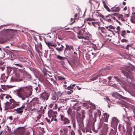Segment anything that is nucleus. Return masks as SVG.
<instances>
[{"instance_id": "nucleus-19", "label": "nucleus", "mask_w": 135, "mask_h": 135, "mask_svg": "<svg viewBox=\"0 0 135 135\" xmlns=\"http://www.w3.org/2000/svg\"><path fill=\"white\" fill-rule=\"evenodd\" d=\"M13 65L16 66H18L20 68H23L24 67V65L25 64H23V63H21L20 61L15 62L13 64Z\"/></svg>"}, {"instance_id": "nucleus-59", "label": "nucleus", "mask_w": 135, "mask_h": 135, "mask_svg": "<svg viewBox=\"0 0 135 135\" xmlns=\"http://www.w3.org/2000/svg\"><path fill=\"white\" fill-rule=\"evenodd\" d=\"M71 135H75V132L72 129L71 132Z\"/></svg>"}, {"instance_id": "nucleus-14", "label": "nucleus", "mask_w": 135, "mask_h": 135, "mask_svg": "<svg viewBox=\"0 0 135 135\" xmlns=\"http://www.w3.org/2000/svg\"><path fill=\"white\" fill-rule=\"evenodd\" d=\"M36 102H38V103L41 104V103H43L45 102L46 101L42 97L40 96L39 97V98H33Z\"/></svg>"}, {"instance_id": "nucleus-35", "label": "nucleus", "mask_w": 135, "mask_h": 135, "mask_svg": "<svg viewBox=\"0 0 135 135\" xmlns=\"http://www.w3.org/2000/svg\"><path fill=\"white\" fill-rule=\"evenodd\" d=\"M108 128L107 126V125H105L104 127V128L103 129V131H104L105 134H106L107 133V132L108 131Z\"/></svg>"}, {"instance_id": "nucleus-21", "label": "nucleus", "mask_w": 135, "mask_h": 135, "mask_svg": "<svg viewBox=\"0 0 135 135\" xmlns=\"http://www.w3.org/2000/svg\"><path fill=\"white\" fill-rule=\"evenodd\" d=\"M27 61V59L25 57H21L19 58L18 60V61H20L23 64L26 62Z\"/></svg>"}, {"instance_id": "nucleus-48", "label": "nucleus", "mask_w": 135, "mask_h": 135, "mask_svg": "<svg viewBox=\"0 0 135 135\" xmlns=\"http://www.w3.org/2000/svg\"><path fill=\"white\" fill-rule=\"evenodd\" d=\"M6 95V94H1V97L0 99L3 100L4 97Z\"/></svg>"}, {"instance_id": "nucleus-17", "label": "nucleus", "mask_w": 135, "mask_h": 135, "mask_svg": "<svg viewBox=\"0 0 135 135\" xmlns=\"http://www.w3.org/2000/svg\"><path fill=\"white\" fill-rule=\"evenodd\" d=\"M101 115V112L100 111L98 110L97 113H95L94 115V117L95 119L93 122H92L93 125L94 124V122H96L97 120L96 118H97L98 116V115L99 118L100 116Z\"/></svg>"}, {"instance_id": "nucleus-26", "label": "nucleus", "mask_w": 135, "mask_h": 135, "mask_svg": "<svg viewBox=\"0 0 135 135\" xmlns=\"http://www.w3.org/2000/svg\"><path fill=\"white\" fill-rule=\"evenodd\" d=\"M4 97L6 99V100L7 101H8V100H9V101H13L14 100L13 99H12V97L11 96L9 95H6Z\"/></svg>"}, {"instance_id": "nucleus-29", "label": "nucleus", "mask_w": 135, "mask_h": 135, "mask_svg": "<svg viewBox=\"0 0 135 135\" xmlns=\"http://www.w3.org/2000/svg\"><path fill=\"white\" fill-rule=\"evenodd\" d=\"M57 98V95L56 94H54V95H52V97L51 98V100H53L54 101H53V103H54L56 102V100Z\"/></svg>"}, {"instance_id": "nucleus-54", "label": "nucleus", "mask_w": 135, "mask_h": 135, "mask_svg": "<svg viewBox=\"0 0 135 135\" xmlns=\"http://www.w3.org/2000/svg\"><path fill=\"white\" fill-rule=\"evenodd\" d=\"M81 109V106H79L77 108H76V110L77 111V113L78 112V111H79Z\"/></svg>"}, {"instance_id": "nucleus-42", "label": "nucleus", "mask_w": 135, "mask_h": 135, "mask_svg": "<svg viewBox=\"0 0 135 135\" xmlns=\"http://www.w3.org/2000/svg\"><path fill=\"white\" fill-rule=\"evenodd\" d=\"M63 93H61L60 91H59L57 92V95L59 97L62 96L63 95Z\"/></svg>"}, {"instance_id": "nucleus-64", "label": "nucleus", "mask_w": 135, "mask_h": 135, "mask_svg": "<svg viewBox=\"0 0 135 135\" xmlns=\"http://www.w3.org/2000/svg\"><path fill=\"white\" fill-rule=\"evenodd\" d=\"M110 27H109V28H110V29L114 30L115 29L114 27L113 26H111L110 25Z\"/></svg>"}, {"instance_id": "nucleus-4", "label": "nucleus", "mask_w": 135, "mask_h": 135, "mask_svg": "<svg viewBox=\"0 0 135 135\" xmlns=\"http://www.w3.org/2000/svg\"><path fill=\"white\" fill-rule=\"evenodd\" d=\"M85 29V28H81L79 31L77 36L79 39L86 40L88 38V36L86 35Z\"/></svg>"}, {"instance_id": "nucleus-6", "label": "nucleus", "mask_w": 135, "mask_h": 135, "mask_svg": "<svg viewBox=\"0 0 135 135\" xmlns=\"http://www.w3.org/2000/svg\"><path fill=\"white\" fill-rule=\"evenodd\" d=\"M124 70H122V72L127 78L130 79H131L132 77L131 75L132 73L130 68L128 66H126L124 67Z\"/></svg>"}, {"instance_id": "nucleus-24", "label": "nucleus", "mask_w": 135, "mask_h": 135, "mask_svg": "<svg viewBox=\"0 0 135 135\" xmlns=\"http://www.w3.org/2000/svg\"><path fill=\"white\" fill-rule=\"evenodd\" d=\"M67 99H59V103H60L62 104H64L65 105L67 104Z\"/></svg>"}, {"instance_id": "nucleus-52", "label": "nucleus", "mask_w": 135, "mask_h": 135, "mask_svg": "<svg viewBox=\"0 0 135 135\" xmlns=\"http://www.w3.org/2000/svg\"><path fill=\"white\" fill-rule=\"evenodd\" d=\"M132 128H131V129L129 130L128 132V135H132Z\"/></svg>"}, {"instance_id": "nucleus-33", "label": "nucleus", "mask_w": 135, "mask_h": 135, "mask_svg": "<svg viewBox=\"0 0 135 135\" xmlns=\"http://www.w3.org/2000/svg\"><path fill=\"white\" fill-rule=\"evenodd\" d=\"M116 132L115 131H114L113 129L112 128L110 129V132L109 135H115L116 134Z\"/></svg>"}, {"instance_id": "nucleus-27", "label": "nucleus", "mask_w": 135, "mask_h": 135, "mask_svg": "<svg viewBox=\"0 0 135 135\" xmlns=\"http://www.w3.org/2000/svg\"><path fill=\"white\" fill-rule=\"evenodd\" d=\"M103 115L104 117V121L105 122H107L109 115L107 113H105Z\"/></svg>"}, {"instance_id": "nucleus-15", "label": "nucleus", "mask_w": 135, "mask_h": 135, "mask_svg": "<svg viewBox=\"0 0 135 135\" xmlns=\"http://www.w3.org/2000/svg\"><path fill=\"white\" fill-rule=\"evenodd\" d=\"M25 107V105L23 104L22 106L16 109H15L14 110L16 112L17 114H21L23 112V109Z\"/></svg>"}, {"instance_id": "nucleus-44", "label": "nucleus", "mask_w": 135, "mask_h": 135, "mask_svg": "<svg viewBox=\"0 0 135 135\" xmlns=\"http://www.w3.org/2000/svg\"><path fill=\"white\" fill-rule=\"evenodd\" d=\"M22 69H19L18 70V71L19 72H20L21 73H23V72L24 71V70L25 69V68L24 67L22 68Z\"/></svg>"}, {"instance_id": "nucleus-22", "label": "nucleus", "mask_w": 135, "mask_h": 135, "mask_svg": "<svg viewBox=\"0 0 135 135\" xmlns=\"http://www.w3.org/2000/svg\"><path fill=\"white\" fill-rule=\"evenodd\" d=\"M58 45L59 46L56 48V50L58 51H62L64 49V46L62 45H61L60 44H58Z\"/></svg>"}, {"instance_id": "nucleus-5", "label": "nucleus", "mask_w": 135, "mask_h": 135, "mask_svg": "<svg viewBox=\"0 0 135 135\" xmlns=\"http://www.w3.org/2000/svg\"><path fill=\"white\" fill-rule=\"evenodd\" d=\"M76 119L80 127L83 128V119L84 116L83 115L81 117L80 113L77 112L76 115Z\"/></svg>"}, {"instance_id": "nucleus-63", "label": "nucleus", "mask_w": 135, "mask_h": 135, "mask_svg": "<svg viewBox=\"0 0 135 135\" xmlns=\"http://www.w3.org/2000/svg\"><path fill=\"white\" fill-rule=\"evenodd\" d=\"M108 79L109 80V81H108V83H110L111 82V81H110V80H111L112 79V77L111 76H109L108 77Z\"/></svg>"}, {"instance_id": "nucleus-34", "label": "nucleus", "mask_w": 135, "mask_h": 135, "mask_svg": "<svg viewBox=\"0 0 135 135\" xmlns=\"http://www.w3.org/2000/svg\"><path fill=\"white\" fill-rule=\"evenodd\" d=\"M103 3L104 4V8L107 9V10L109 12L111 11V10H110V9H109L108 6L106 5L105 2L104 1H103Z\"/></svg>"}, {"instance_id": "nucleus-3", "label": "nucleus", "mask_w": 135, "mask_h": 135, "mask_svg": "<svg viewBox=\"0 0 135 135\" xmlns=\"http://www.w3.org/2000/svg\"><path fill=\"white\" fill-rule=\"evenodd\" d=\"M7 101L5 103V108L4 110H8L12 109L15 107L18 106L20 104V102H17L15 100L13 101Z\"/></svg>"}, {"instance_id": "nucleus-12", "label": "nucleus", "mask_w": 135, "mask_h": 135, "mask_svg": "<svg viewBox=\"0 0 135 135\" xmlns=\"http://www.w3.org/2000/svg\"><path fill=\"white\" fill-rule=\"evenodd\" d=\"M60 119L64 124H68L70 123V120L67 118L65 117L63 115H60Z\"/></svg>"}, {"instance_id": "nucleus-53", "label": "nucleus", "mask_w": 135, "mask_h": 135, "mask_svg": "<svg viewBox=\"0 0 135 135\" xmlns=\"http://www.w3.org/2000/svg\"><path fill=\"white\" fill-rule=\"evenodd\" d=\"M90 107L93 109H95L96 108V107L94 104H91Z\"/></svg>"}, {"instance_id": "nucleus-51", "label": "nucleus", "mask_w": 135, "mask_h": 135, "mask_svg": "<svg viewBox=\"0 0 135 135\" xmlns=\"http://www.w3.org/2000/svg\"><path fill=\"white\" fill-rule=\"evenodd\" d=\"M86 20L87 21H92L94 20V19L90 18H88L86 19Z\"/></svg>"}, {"instance_id": "nucleus-50", "label": "nucleus", "mask_w": 135, "mask_h": 135, "mask_svg": "<svg viewBox=\"0 0 135 135\" xmlns=\"http://www.w3.org/2000/svg\"><path fill=\"white\" fill-rule=\"evenodd\" d=\"M70 90V91H67V92H66V93L67 94H71L73 92V90Z\"/></svg>"}, {"instance_id": "nucleus-13", "label": "nucleus", "mask_w": 135, "mask_h": 135, "mask_svg": "<svg viewBox=\"0 0 135 135\" xmlns=\"http://www.w3.org/2000/svg\"><path fill=\"white\" fill-rule=\"evenodd\" d=\"M56 57L57 59L61 60L60 62L62 66L64 67L65 65V63L64 60L66 59L67 58L66 57H62L59 55H56Z\"/></svg>"}, {"instance_id": "nucleus-39", "label": "nucleus", "mask_w": 135, "mask_h": 135, "mask_svg": "<svg viewBox=\"0 0 135 135\" xmlns=\"http://www.w3.org/2000/svg\"><path fill=\"white\" fill-rule=\"evenodd\" d=\"M45 42L46 44L47 45V46L49 47L50 46H51L52 45V43L50 42L46 41V40H45Z\"/></svg>"}, {"instance_id": "nucleus-36", "label": "nucleus", "mask_w": 135, "mask_h": 135, "mask_svg": "<svg viewBox=\"0 0 135 135\" xmlns=\"http://www.w3.org/2000/svg\"><path fill=\"white\" fill-rule=\"evenodd\" d=\"M45 120L49 123L50 124L51 122L53 120V118H45Z\"/></svg>"}, {"instance_id": "nucleus-45", "label": "nucleus", "mask_w": 135, "mask_h": 135, "mask_svg": "<svg viewBox=\"0 0 135 135\" xmlns=\"http://www.w3.org/2000/svg\"><path fill=\"white\" fill-rule=\"evenodd\" d=\"M102 124L101 122L98 125V127L97 128L98 129H99L101 128L102 127Z\"/></svg>"}, {"instance_id": "nucleus-49", "label": "nucleus", "mask_w": 135, "mask_h": 135, "mask_svg": "<svg viewBox=\"0 0 135 135\" xmlns=\"http://www.w3.org/2000/svg\"><path fill=\"white\" fill-rule=\"evenodd\" d=\"M114 78L117 81L119 82L120 81V79L118 77L114 76Z\"/></svg>"}, {"instance_id": "nucleus-9", "label": "nucleus", "mask_w": 135, "mask_h": 135, "mask_svg": "<svg viewBox=\"0 0 135 135\" xmlns=\"http://www.w3.org/2000/svg\"><path fill=\"white\" fill-rule=\"evenodd\" d=\"M57 114L56 111H53L52 109H50L48 112V115L49 118H55L57 116L56 114Z\"/></svg>"}, {"instance_id": "nucleus-60", "label": "nucleus", "mask_w": 135, "mask_h": 135, "mask_svg": "<svg viewBox=\"0 0 135 135\" xmlns=\"http://www.w3.org/2000/svg\"><path fill=\"white\" fill-rule=\"evenodd\" d=\"M105 30V28L104 27H102L101 31L102 33H104L105 32H104Z\"/></svg>"}, {"instance_id": "nucleus-1", "label": "nucleus", "mask_w": 135, "mask_h": 135, "mask_svg": "<svg viewBox=\"0 0 135 135\" xmlns=\"http://www.w3.org/2000/svg\"><path fill=\"white\" fill-rule=\"evenodd\" d=\"M32 86H29L20 88L17 90L16 93L19 97L24 100L32 95Z\"/></svg>"}, {"instance_id": "nucleus-38", "label": "nucleus", "mask_w": 135, "mask_h": 135, "mask_svg": "<svg viewBox=\"0 0 135 135\" xmlns=\"http://www.w3.org/2000/svg\"><path fill=\"white\" fill-rule=\"evenodd\" d=\"M116 94L117 96H118L119 97H120V98H121L122 99H127V98H126L125 97H123V96H122V95H120V94L119 93H117Z\"/></svg>"}, {"instance_id": "nucleus-61", "label": "nucleus", "mask_w": 135, "mask_h": 135, "mask_svg": "<svg viewBox=\"0 0 135 135\" xmlns=\"http://www.w3.org/2000/svg\"><path fill=\"white\" fill-rule=\"evenodd\" d=\"M54 103H51L49 105V107L50 108H52V107L54 105Z\"/></svg>"}, {"instance_id": "nucleus-11", "label": "nucleus", "mask_w": 135, "mask_h": 135, "mask_svg": "<svg viewBox=\"0 0 135 135\" xmlns=\"http://www.w3.org/2000/svg\"><path fill=\"white\" fill-rule=\"evenodd\" d=\"M10 70V69H7V72L6 75L5 74H3L2 75L1 78V79L2 81H1L2 82H6V81L9 76L8 75L9 74Z\"/></svg>"}, {"instance_id": "nucleus-37", "label": "nucleus", "mask_w": 135, "mask_h": 135, "mask_svg": "<svg viewBox=\"0 0 135 135\" xmlns=\"http://www.w3.org/2000/svg\"><path fill=\"white\" fill-rule=\"evenodd\" d=\"M105 100L107 101L108 104L110 102V100L108 97H106L104 98Z\"/></svg>"}, {"instance_id": "nucleus-47", "label": "nucleus", "mask_w": 135, "mask_h": 135, "mask_svg": "<svg viewBox=\"0 0 135 135\" xmlns=\"http://www.w3.org/2000/svg\"><path fill=\"white\" fill-rule=\"evenodd\" d=\"M98 75H97L95 76L94 77H93L91 79V80L92 81H94L95 80L98 78Z\"/></svg>"}, {"instance_id": "nucleus-56", "label": "nucleus", "mask_w": 135, "mask_h": 135, "mask_svg": "<svg viewBox=\"0 0 135 135\" xmlns=\"http://www.w3.org/2000/svg\"><path fill=\"white\" fill-rule=\"evenodd\" d=\"M127 41H128L126 39H123L121 40V41L122 42H127Z\"/></svg>"}, {"instance_id": "nucleus-7", "label": "nucleus", "mask_w": 135, "mask_h": 135, "mask_svg": "<svg viewBox=\"0 0 135 135\" xmlns=\"http://www.w3.org/2000/svg\"><path fill=\"white\" fill-rule=\"evenodd\" d=\"M66 47L64 51V53L68 55L71 54L74 50V49L73 46L65 44Z\"/></svg>"}, {"instance_id": "nucleus-41", "label": "nucleus", "mask_w": 135, "mask_h": 135, "mask_svg": "<svg viewBox=\"0 0 135 135\" xmlns=\"http://www.w3.org/2000/svg\"><path fill=\"white\" fill-rule=\"evenodd\" d=\"M72 112V110L70 108H69L67 111V113L69 115H71V114Z\"/></svg>"}, {"instance_id": "nucleus-46", "label": "nucleus", "mask_w": 135, "mask_h": 135, "mask_svg": "<svg viewBox=\"0 0 135 135\" xmlns=\"http://www.w3.org/2000/svg\"><path fill=\"white\" fill-rule=\"evenodd\" d=\"M74 88L71 85H70V86H68L67 88V89L68 90H71Z\"/></svg>"}, {"instance_id": "nucleus-31", "label": "nucleus", "mask_w": 135, "mask_h": 135, "mask_svg": "<svg viewBox=\"0 0 135 135\" xmlns=\"http://www.w3.org/2000/svg\"><path fill=\"white\" fill-rule=\"evenodd\" d=\"M79 16H78V15L77 13H76L75 15L74 18V20L71 23H70V25H72L73 23L74 22H75V20L76 19L78 20L79 19Z\"/></svg>"}, {"instance_id": "nucleus-23", "label": "nucleus", "mask_w": 135, "mask_h": 135, "mask_svg": "<svg viewBox=\"0 0 135 135\" xmlns=\"http://www.w3.org/2000/svg\"><path fill=\"white\" fill-rule=\"evenodd\" d=\"M120 9V7H113L111 8V11L115 12H119Z\"/></svg>"}, {"instance_id": "nucleus-16", "label": "nucleus", "mask_w": 135, "mask_h": 135, "mask_svg": "<svg viewBox=\"0 0 135 135\" xmlns=\"http://www.w3.org/2000/svg\"><path fill=\"white\" fill-rule=\"evenodd\" d=\"M95 57L94 53L92 52H89L86 54V57L87 60H89L93 59Z\"/></svg>"}, {"instance_id": "nucleus-20", "label": "nucleus", "mask_w": 135, "mask_h": 135, "mask_svg": "<svg viewBox=\"0 0 135 135\" xmlns=\"http://www.w3.org/2000/svg\"><path fill=\"white\" fill-rule=\"evenodd\" d=\"M119 121L115 117H113L112 119V124L115 126H117L118 123Z\"/></svg>"}, {"instance_id": "nucleus-32", "label": "nucleus", "mask_w": 135, "mask_h": 135, "mask_svg": "<svg viewBox=\"0 0 135 135\" xmlns=\"http://www.w3.org/2000/svg\"><path fill=\"white\" fill-rule=\"evenodd\" d=\"M124 120L125 122V123H127V124H129L130 122V120L129 118L127 117L126 118H124L123 119Z\"/></svg>"}, {"instance_id": "nucleus-62", "label": "nucleus", "mask_w": 135, "mask_h": 135, "mask_svg": "<svg viewBox=\"0 0 135 135\" xmlns=\"http://www.w3.org/2000/svg\"><path fill=\"white\" fill-rule=\"evenodd\" d=\"M134 130L133 132V135H135V126H133Z\"/></svg>"}, {"instance_id": "nucleus-8", "label": "nucleus", "mask_w": 135, "mask_h": 135, "mask_svg": "<svg viewBox=\"0 0 135 135\" xmlns=\"http://www.w3.org/2000/svg\"><path fill=\"white\" fill-rule=\"evenodd\" d=\"M20 75L19 73L17 72H15L14 73V75L12 76L11 77V80L12 82L22 81V79H20Z\"/></svg>"}, {"instance_id": "nucleus-40", "label": "nucleus", "mask_w": 135, "mask_h": 135, "mask_svg": "<svg viewBox=\"0 0 135 135\" xmlns=\"http://www.w3.org/2000/svg\"><path fill=\"white\" fill-rule=\"evenodd\" d=\"M121 35L123 37H125V35L126 34V31L125 30L122 31L121 32Z\"/></svg>"}, {"instance_id": "nucleus-55", "label": "nucleus", "mask_w": 135, "mask_h": 135, "mask_svg": "<svg viewBox=\"0 0 135 135\" xmlns=\"http://www.w3.org/2000/svg\"><path fill=\"white\" fill-rule=\"evenodd\" d=\"M36 51L38 53L39 55L40 56V53H41V52L38 49V47H36Z\"/></svg>"}, {"instance_id": "nucleus-2", "label": "nucleus", "mask_w": 135, "mask_h": 135, "mask_svg": "<svg viewBox=\"0 0 135 135\" xmlns=\"http://www.w3.org/2000/svg\"><path fill=\"white\" fill-rule=\"evenodd\" d=\"M40 104L36 102L33 98L27 105V108L31 111L37 110L38 112H40L43 108L40 106Z\"/></svg>"}, {"instance_id": "nucleus-10", "label": "nucleus", "mask_w": 135, "mask_h": 135, "mask_svg": "<svg viewBox=\"0 0 135 135\" xmlns=\"http://www.w3.org/2000/svg\"><path fill=\"white\" fill-rule=\"evenodd\" d=\"M25 129L23 127H19L15 132L16 135H25Z\"/></svg>"}, {"instance_id": "nucleus-58", "label": "nucleus", "mask_w": 135, "mask_h": 135, "mask_svg": "<svg viewBox=\"0 0 135 135\" xmlns=\"http://www.w3.org/2000/svg\"><path fill=\"white\" fill-rule=\"evenodd\" d=\"M72 123L73 124V125L74 127H75V120H72Z\"/></svg>"}, {"instance_id": "nucleus-28", "label": "nucleus", "mask_w": 135, "mask_h": 135, "mask_svg": "<svg viewBox=\"0 0 135 135\" xmlns=\"http://www.w3.org/2000/svg\"><path fill=\"white\" fill-rule=\"evenodd\" d=\"M7 31L9 33L11 34L12 36H13L14 35L15 31H16V30H13L12 29H9L7 30Z\"/></svg>"}, {"instance_id": "nucleus-25", "label": "nucleus", "mask_w": 135, "mask_h": 135, "mask_svg": "<svg viewBox=\"0 0 135 135\" xmlns=\"http://www.w3.org/2000/svg\"><path fill=\"white\" fill-rule=\"evenodd\" d=\"M63 131L64 133L62 134H60V135H67L68 130L67 129L63 128L62 130L61 129L60 130V132L61 133H62Z\"/></svg>"}, {"instance_id": "nucleus-57", "label": "nucleus", "mask_w": 135, "mask_h": 135, "mask_svg": "<svg viewBox=\"0 0 135 135\" xmlns=\"http://www.w3.org/2000/svg\"><path fill=\"white\" fill-rule=\"evenodd\" d=\"M57 108V104L56 103L55 104V105L54 106V107H53V108L54 109H56Z\"/></svg>"}, {"instance_id": "nucleus-30", "label": "nucleus", "mask_w": 135, "mask_h": 135, "mask_svg": "<svg viewBox=\"0 0 135 135\" xmlns=\"http://www.w3.org/2000/svg\"><path fill=\"white\" fill-rule=\"evenodd\" d=\"M72 102H73L74 103L73 104V107L74 109H75L76 108V107L75 106L77 105L78 104H79V101H76L75 100H71Z\"/></svg>"}, {"instance_id": "nucleus-18", "label": "nucleus", "mask_w": 135, "mask_h": 135, "mask_svg": "<svg viewBox=\"0 0 135 135\" xmlns=\"http://www.w3.org/2000/svg\"><path fill=\"white\" fill-rule=\"evenodd\" d=\"M40 96L46 101L48 99L49 97L50 94L46 92H44L42 93Z\"/></svg>"}, {"instance_id": "nucleus-43", "label": "nucleus", "mask_w": 135, "mask_h": 135, "mask_svg": "<svg viewBox=\"0 0 135 135\" xmlns=\"http://www.w3.org/2000/svg\"><path fill=\"white\" fill-rule=\"evenodd\" d=\"M58 80H65L66 79L64 78L61 76H58L57 77Z\"/></svg>"}]
</instances>
